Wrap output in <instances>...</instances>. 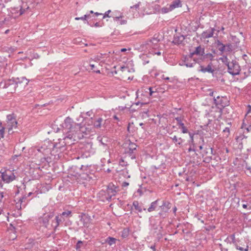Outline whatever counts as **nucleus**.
Instances as JSON below:
<instances>
[{
    "label": "nucleus",
    "mask_w": 251,
    "mask_h": 251,
    "mask_svg": "<svg viewBox=\"0 0 251 251\" xmlns=\"http://www.w3.org/2000/svg\"><path fill=\"white\" fill-rule=\"evenodd\" d=\"M103 119L101 118H99L97 120L94 122V126L96 128H99L101 126V123Z\"/></svg>",
    "instance_id": "obj_26"
},
{
    "label": "nucleus",
    "mask_w": 251,
    "mask_h": 251,
    "mask_svg": "<svg viewBox=\"0 0 251 251\" xmlns=\"http://www.w3.org/2000/svg\"><path fill=\"white\" fill-rule=\"evenodd\" d=\"M30 199H27L26 195H24L20 198L19 201V202H20V208L25 207L27 202L30 201Z\"/></svg>",
    "instance_id": "obj_19"
},
{
    "label": "nucleus",
    "mask_w": 251,
    "mask_h": 251,
    "mask_svg": "<svg viewBox=\"0 0 251 251\" xmlns=\"http://www.w3.org/2000/svg\"><path fill=\"white\" fill-rule=\"evenodd\" d=\"M121 70L122 71H125L126 70H127V71H128V68H127L126 67H125V66H122V67H121Z\"/></svg>",
    "instance_id": "obj_54"
},
{
    "label": "nucleus",
    "mask_w": 251,
    "mask_h": 251,
    "mask_svg": "<svg viewBox=\"0 0 251 251\" xmlns=\"http://www.w3.org/2000/svg\"><path fill=\"white\" fill-rule=\"evenodd\" d=\"M215 44L216 45L217 48L222 53L226 50V46L225 45L223 44L220 40H217L216 41Z\"/></svg>",
    "instance_id": "obj_16"
},
{
    "label": "nucleus",
    "mask_w": 251,
    "mask_h": 251,
    "mask_svg": "<svg viewBox=\"0 0 251 251\" xmlns=\"http://www.w3.org/2000/svg\"><path fill=\"white\" fill-rule=\"evenodd\" d=\"M59 226V225L57 224V223H56V221L54 220V219L52 221L51 226L53 228V230L54 231L56 230Z\"/></svg>",
    "instance_id": "obj_36"
},
{
    "label": "nucleus",
    "mask_w": 251,
    "mask_h": 251,
    "mask_svg": "<svg viewBox=\"0 0 251 251\" xmlns=\"http://www.w3.org/2000/svg\"><path fill=\"white\" fill-rule=\"evenodd\" d=\"M108 194L105 191L101 190L98 194V196L100 198V200L103 201L105 202L106 201H110L111 200L110 196L107 195Z\"/></svg>",
    "instance_id": "obj_12"
},
{
    "label": "nucleus",
    "mask_w": 251,
    "mask_h": 251,
    "mask_svg": "<svg viewBox=\"0 0 251 251\" xmlns=\"http://www.w3.org/2000/svg\"><path fill=\"white\" fill-rule=\"evenodd\" d=\"M5 128L3 126L0 127V139L3 137Z\"/></svg>",
    "instance_id": "obj_39"
},
{
    "label": "nucleus",
    "mask_w": 251,
    "mask_h": 251,
    "mask_svg": "<svg viewBox=\"0 0 251 251\" xmlns=\"http://www.w3.org/2000/svg\"><path fill=\"white\" fill-rule=\"evenodd\" d=\"M242 206H243V207L244 208L246 209V208H247V207H248V205H247V204H243L242 205Z\"/></svg>",
    "instance_id": "obj_64"
},
{
    "label": "nucleus",
    "mask_w": 251,
    "mask_h": 251,
    "mask_svg": "<svg viewBox=\"0 0 251 251\" xmlns=\"http://www.w3.org/2000/svg\"><path fill=\"white\" fill-rule=\"evenodd\" d=\"M5 61V58L0 56V62L2 63V62H4Z\"/></svg>",
    "instance_id": "obj_58"
},
{
    "label": "nucleus",
    "mask_w": 251,
    "mask_h": 251,
    "mask_svg": "<svg viewBox=\"0 0 251 251\" xmlns=\"http://www.w3.org/2000/svg\"><path fill=\"white\" fill-rule=\"evenodd\" d=\"M140 3V2H138V3L136 4L135 5H134L132 6H130V10H129V11H130L131 10H132V9H134V8H135V9H138L139 7Z\"/></svg>",
    "instance_id": "obj_46"
},
{
    "label": "nucleus",
    "mask_w": 251,
    "mask_h": 251,
    "mask_svg": "<svg viewBox=\"0 0 251 251\" xmlns=\"http://www.w3.org/2000/svg\"><path fill=\"white\" fill-rule=\"evenodd\" d=\"M129 185V183L127 182H123V183H122V186L123 187H126L127 186H128Z\"/></svg>",
    "instance_id": "obj_56"
},
{
    "label": "nucleus",
    "mask_w": 251,
    "mask_h": 251,
    "mask_svg": "<svg viewBox=\"0 0 251 251\" xmlns=\"http://www.w3.org/2000/svg\"><path fill=\"white\" fill-rule=\"evenodd\" d=\"M119 22H120V24L121 25H125L126 23V20H123V19H121V20H118Z\"/></svg>",
    "instance_id": "obj_53"
},
{
    "label": "nucleus",
    "mask_w": 251,
    "mask_h": 251,
    "mask_svg": "<svg viewBox=\"0 0 251 251\" xmlns=\"http://www.w3.org/2000/svg\"><path fill=\"white\" fill-rule=\"evenodd\" d=\"M64 134L62 140L59 143H50L45 141L42 145L37 147V150L45 156L51 152L52 148L63 150L66 144H73L74 141L83 138L82 131V127L80 124H76L69 117H67L63 123L60 125Z\"/></svg>",
    "instance_id": "obj_1"
},
{
    "label": "nucleus",
    "mask_w": 251,
    "mask_h": 251,
    "mask_svg": "<svg viewBox=\"0 0 251 251\" xmlns=\"http://www.w3.org/2000/svg\"><path fill=\"white\" fill-rule=\"evenodd\" d=\"M119 191V188L117 185L112 183H110L107 186L106 192L112 199V197L116 196Z\"/></svg>",
    "instance_id": "obj_7"
},
{
    "label": "nucleus",
    "mask_w": 251,
    "mask_h": 251,
    "mask_svg": "<svg viewBox=\"0 0 251 251\" xmlns=\"http://www.w3.org/2000/svg\"><path fill=\"white\" fill-rule=\"evenodd\" d=\"M219 247L221 250V251H228L227 249L223 248L222 245L221 244H219Z\"/></svg>",
    "instance_id": "obj_50"
},
{
    "label": "nucleus",
    "mask_w": 251,
    "mask_h": 251,
    "mask_svg": "<svg viewBox=\"0 0 251 251\" xmlns=\"http://www.w3.org/2000/svg\"><path fill=\"white\" fill-rule=\"evenodd\" d=\"M228 72L232 75H239L240 72V67L236 61H232L228 64Z\"/></svg>",
    "instance_id": "obj_5"
},
{
    "label": "nucleus",
    "mask_w": 251,
    "mask_h": 251,
    "mask_svg": "<svg viewBox=\"0 0 251 251\" xmlns=\"http://www.w3.org/2000/svg\"><path fill=\"white\" fill-rule=\"evenodd\" d=\"M102 54H100V55H98L97 56H96L95 57V58L94 59L95 61H100L101 60V57H102Z\"/></svg>",
    "instance_id": "obj_49"
},
{
    "label": "nucleus",
    "mask_w": 251,
    "mask_h": 251,
    "mask_svg": "<svg viewBox=\"0 0 251 251\" xmlns=\"http://www.w3.org/2000/svg\"><path fill=\"white\" fill-rule=\"evenodd\" d=\"M159 41V40L157 39V38H152L149 41V43H148V45L152 48H155L156 47L157 44L158 43Z\"/></svg>",
    "instance_id": "obj_23"
},
{
    "label": "nucleus",
    "mask_w": 251,
    "mask_h": 251,
    "mask_svg": "<svg viewBox=\"0 0 251 251\" xmlns=\"http://www.w3.org/2000/svg\"><path fill=\"white\" fill-rule=\"evenodd\" d=\"M119 165L124 167L127 165V163L125 162L123 158H121L119 161Z\"/></svg>",
    "instance_id": "obj_41"
},
{
    "label": "nucleus",
    "mask_w": 251,
    "mask_h": 251,
    "mask_svg": "<svg viewBox=\"0 0 251 251\" xmlns=\"http://www.w3.org/2000/svg\"><path fill=\"white\" fill-rule=\"evenodd\" d=\"M92 114V112L91 111H88L86 113V114L88 116H91V115Z\"/></svg>",
    "instance_id": "obj_61"
},
{
    "label": "nucleus",
    "mask_w": 251,
    "mask_h": 251,
    "mask_svg": "<svg viewBox=\"0 0 251 251\" xmlns=\"http://www.w3.org/2000/svg\"><path fill=\"white\" fill-rule=\"evenodd\" d=\"M244 125V123H243L242 125L241 128H243V129L245 128L247 132H249L250 131V128H251V126H250L248 127H246Z\"/></svg>",
    "instance_id": "obj_48"
},
{
    "label": "nucleus",
    "mask_w": 251,
    "mask_h": 251,
    "mask_svg": "<svg viewBox=\"0 0 251 251\" xmlns=\"http://www.w3.org/2000/svg\"><path fill=\"white\" fill-rule=\"evenodd\" d=\"M132 205L138 212H141L142 211V208L141 206L139 205V203L138 201H134L132 203Z\"/></svg>",
    "instance_id": "obj_27"
},
{
    "label": "nucleus",
    "mask_w": 251,
    "mask_h": 251,
    "mask_svg": "<svg viewBox=\"0 0 251 251\" xmlns=\"http://www.w3.org/2000/svg\"><path fill=\"white\" fill-rule=\"evenodd\" d=\"M212 63H210L206 67H204L202 66H201L200 68L201 69L200 70V71L205 73L206 72H208L209 73H213L214 72V70L212 69Z\"/></svg>",
    "instance_id": "obj_14"
},
{
    "label": "nucleus",
    "mask_w": 251,
    "mask_h": 251,
    "mask_svg": "<svg viewBox=\"0 0 251 251\" xmlns=\"http://www.w3.org/2000/svg\"><path fill=\"white\" fill-rule=\"evenodd\" d=\"M248 111H247V114H248L250 113H251V106L250 105H248Z\"/></svg>",
    "instance_id": "obj_55"
},
{
    "label": "nucleus",
    "mask_w": 251,
    "mask_h": 251,
    "mask_svg": "<svg viewBox=\"0 0 251 251\" xmlns=\"http://www.w3.org/2000/svg\"><path fill=\"white\" fill-rule=\"evenodd\" d=\"M118 240L114 237L109 236L105 240V243L110 246H114L115 247L116 243Z\"/></svg>",
    "instance_id": "obj_17"
},
{
    "label": "nucleus",
    "mask_w": 251,
    "mask_h": 251,
    "mask_svg": "<svg viewBox=\"0 0 251 251\" xmlns=\"http://www.w3.org/2000/svg\"><path fill=\"white\" fill-rule=\"evenodd\" d=\"M158 201L159 199H157L151 203L150 206L148 208V211L149 212H151L153 211H154L156 209L158 205Z\"/></svg>",
    "instance_id": "obj_22"
},
{
    "label": "nucleus",
    "mask_w": 251,
    "mask_h": 251,
    "mask_svg": "<svg viewBox=\"0 0 251 251\" xmlns=\"http://www.w3.org/2000/svg\"><path fill=\"white\" fill-rule=\"evenodd\" d=\"M231 240V242L233 243L235 246L237 244L236 240L235 239V236L234 234H231L229 236L227 237L225 241L229 242Z\"/></svg>",
    "instance_id": "obj_29"
},
{
    "label": "nucleus",
    "mask_w": 251,
    "mask_h": 251,
    "mask_svg": "<svg viewBox=\"0 0 251 251\" xmlns=\"http://www.w3.org/2000/svg\"><path fill=\"white\" fill-rule=\"evenodd\" d=\"M226 46V50L227 51H230V50H231V45L230 44H227L226 45H225Z\"/></svg>",
    "instance_id": "obj_52"
},
{
    "label": "nucleus",
    "mask_w": 251,
    "mask_h": 251,
    "mask_svg": "<svg viewBox=\"0 0 251 251\" xmlns=\"http://www.w3.org/2000/svg\"><path fill=\"white\" fill-rule=\"evenodd\" d=\"M130 155V156L131 157V159H134L135 158V155L133 154L132 153H129Z\"/></svg>",
    "instance_id": "obj_62"
},
{
    "label": "nucleus",
    "mask_w": 251,
    "mask_h": 251,
    "mask_svg": "<svg viewBox=\"0 0 251 251\" xmlns=\"http://www.w3.org/2000/svg\"><path fill=\"white\" fill-rule=\"evenodd\" d=\"M189 135L190 138V142L192 144L194 142V134L192 133L189 132Z\"/></svg>",
    "instance_id": "obj_45"
},
{
    "label": "nucleus",
    "mask_w": 251,
    "mask_h": 251,
    "mask_svg": "<svg viewBox=\"0 0 251 251\" xmlns=\"http://www.w3.org/2000/svg\"><path fill=\"white\" fill-rule=\"evenodd\" d=\"M97 140L102 145L106 146L107 145V138L106 137L99 136L97 137Z\"/></svg>",
    "instance_id": "obj_24"
},
{
    "label": "nucleus",
    "mask_w": 251,
    "mask_h": 251,
    "mask_svg": "<svg viewBox=\"0 0 251 251\" xmlns=\"http://www.w3.org/2000/svg\"><path fill=\"white\" fill-rule=\"evenodd\" d=\"M83 242L81 241H78L76 245V249L78 250L81 248V246Z\"/></svg>",
    "instance_id": "obj_43"
},
{
    "label": "nucleus",
    "mask_w": 251,
    "mask_h": 251,
    "mask_svg": "<svg viewBox=\"0 0 251 251\" xmlns=\"http://www.w3.org/2000/svg\"><path fill=\"white\" fill-rule=\"evenodd\" d=\"M224 132H227V133H229V131H230V130H229V127H226L224 130H223Z\"/></svg>",
    "instance_id": "obj_60"
},
{
    "label": "nucleus",
    "mask_w": 251,
    "mask_h": 251,
    "mask_svg": "<svg viewBox=\"0 0 251 251\" xmlns=\"http://www.w3.org/2000/svg\"><path fill=\"white\" fill-rule=\"evenodd\" d=\"M90 66L91 67V69L93 70V71L97 74L100 73V71L99 70L95 69V66L94 64H90Z\"/></svg>",
    "instance_id": "obj_38"
},
{
    "label": "nucleus",
    "mask_w": 251,
    "mask_h": 251,
    "mask_svg": "<svg viewBox=\"0 0 251 251\" xmlns=\"http://www.w3.org/2000/svg\"><path fill=\"white\" fill-rule=\"evenodd\" d=\"M7 126L6 128L8 129L9 134L13 128H16L17 125V122L15 119V116L13 114H9L7 116Z\"/></svg>",
    "instance_id": "obj_4"
},
{
    "label": "nucleus",
    "mask_w": 251,
    "mask_h": 251,
    "mask_svg": "<svg viewBox=\"0 0 251 251\" xmlns=\"http://www.w3.org/2000/svg\"><path fill=\"white\" fill-rule=\"evenodd\" d=\"M203 59H206L207 60L212 61L213 60L214 55L211 53H206L202 56Z\"/></svg>",
    "instance_id": "obj_31"
},
{
    "label": "nucleus",
    "mask_w": 251,
    "mask_h": 251,
    "mask_svg": "<svg viewBox=\"0 0 251 251\" xmlns=\"http://www.w3.org/2000/svg\"><path fill=\"white\" fill-rule=\"evenodd\" d=\"M123 17V15L120 12H115L113 13V20L114 21H118L120 19H122Z\"/></svg>",
    "instance_id": "obj_25"
},
{
    "label": "nucleus",
    "mask_w": 251,
    "mask_h": 251,
    "mask_svg": "<svg viewBox=\"0 0 251 251\" xmlns=\"http://www.w3.org/2000/svg\"><path fill=\"white\" fill-rule=\"evenodd\" d=\"M54 220L56 221V223H57V224L59 225L64 222V220L61 218L59 215L55 216Z\"/></svg>",
    "instance_id": "obj_32"
},
{
    "label": "nucleus",
    "mask_w": 251,
    "mask_h": 251,
    "mask_svg": "<svg viewBox=\"0 0 251 251\" xmlns=\"http://www.w3.org/2000/svg\"><path fill=\"white\" fill-rule=\"evenodd\" d=\"M58 215L64 220V221L66 220V219L71 217L72 216V212L70 210H66Z\"/></svg>",
    "instance_id": "obj_21"
},
{
    "label": "nucleus",
    "mask_w": 251,
    "mask_h": 251,
    "mask_svg": "<svg viewBox=\"0 0 251 251\" xmlns=\"http://www.w3.org/2000/svg\"><path fill=\"white\" fill-rule=\"evenodd\" d=\"M90 16L89 14H85L82 17H76L75 18V20H83V21H85L87 20V18H90Z\"/></svg>",
    "instance_id": "obj_35"
},
{
    "label": "nucleus",
    "mask_w": 251,
    "mask_h": 251,
    "mask_svg": "<svg viewBox=\"0 0 251 251\" xmlns=\"http://www.w3.org/2000/svg\"><path fill=\"white\" fill-rule=\"evenodd\" d=\"M129 235V230L127 228H124L122 231L121 236L123 238H126Z\"/></svg>",
    "instance_id": "obj_33"
},
{
    "label": "nucleus",
    "mask_w": 251,
    "mask_h": 251,
    "mask_svg": "<svg viewBox=\"0 0 251 251\" xmlns=\"http://www.w3.org/2000/svg\"><path fill=\"white\" fill-rule=\"evenodd\" d=\"M245 168H246L247 170H249V171H251V167L249 166H248V165H246V166Z\"/></svg>",
    "instance_id": "obj_63"
},
{
    "label": "nucleus",
    "mask_w": 251,
    "mask_h": 251,
    "mask_svg": "<svg viewBox=\"0 0 251 251\" xmlns=\"http://www.w3.org/2000/svg\"><path fill=\"white\" fill-rule=\"evenodd\" d=\"M209 95L210 96H212V97H215V96L214 95V93L213 91H212L211 90H209Z\"/></svg>",
    "instance_id": "obj_57"
},
{
    "label": "nucleus",
    "mask_w": 251,
    "mask_h": 251,
    "mask_svg": "<svg viewBox=\"0 0 251 251\" xmlns=\"http://www.w3.org/2000/svg\"><path fill=\"white\" fill-rule=\"evenodd\" d=\"M171 138L173 140L174 142L176 143V145H180L183 142V140L181 138L177 139L176 135L174 136L173 137H171Z\"/></svg>",
    "instance_id": "obj_30"
},
{
    "label": "nucleus",
    "mask_w": 251,
    "mask_h": 251,
    "mask_svg": "<svg viewBox=\"0 0 251 251\" xmlns=\"http://www.w3.org/2000/svg\"><path fill=\"white\" fill-rule=\"evenodd\" d=\"M147 90H148V91H149V94H150V96H153V93H155V91H153L152 90V87H149V88H147Z\"/></svg>",
    "instance_id": "obj_42"
},
{
    "label": "nucleus",
    "mask_w": 251,
    "mask_h": 251,
    "mask_svg": "<svg viewBox=\"0 0 251 251\" xmlns=\"http://www.w3.org/2000/svg\"><path fill=\"white\" fill-rule=\"evenodd\" d=\"M175 120L176 121L177 125L180 126L181 128V131L183 133H187L188 132V130L185 126L184 124L182 123L181 118L180 117H177L175 118Z\"/></svg>",
    "instance_id": "obj_13"
},
{
    "label": "nucleus",
    "mask_w": 251,
    "mask_h": 251,
    "mask_svg": "<svg viewBox=\"0 0 251 251\" xmlns=\"http://www.w3.org/2000/svg\"><path fill=\"white\" fill-rule=\"evenodd\" d=\"M111 12V10H109L108 11H107L104 14H103V19H104L106 17H110L111 16L109 15V13Z\"/></svg>",
    "instance_id": "obj_44"
},
{
    "label": "nucleus",
    "mask_w": 251,
    "mask_h": 251,
    "mask_svg": "<svg viewBox=\"0 0 251 251\" xmlns=\"http://www.w3.org/2000/svg\"><path fill=\"white\" fill-rule=\"evenodd\" d=\"M184 39H185V37L183 35H176L174 37V40H173V42L175 44L179 45V44H181Z\"/></svg>",
    "instance_id": "obj_18"
},
{
    "label": "nucleus",
    "mask_w": 251,
    "mask_h": 251,
    "mask_svg": "<svg viewBox=\"0 0 251 251\" xmlns=\"http://www.w3.org/2000/svg\"><path fill=\"white\" fill-rule=\"evenodd\" d=\"M235 247L237 249L240 250V251H248L249 250V246H246V248L245 249L243 248V247H239L238 246L237 244H236L235 245Z\"/></svg>",
    "instance_id": "obj_37"
},
{
    "label": "nucleus",
    "mask_w": 251,
    "mask_h": 251,
    "mask_svg": "<svg viewBox=\"0 0 251 251\" xmlns=\"http://www.w3.org/2000/svg\"><path fill=\"white\" fill-rule=\"evenodd\" d=\"M161 78L164 80H169L171 82H173V79H171L169 77H165V75H163L161 76Z\"/></svg>",
    "instance_id": "obj_47"
},
{
    "label": "nucleus",
    "mask_w": 251,
    "mask_h": 251,
    "mask_svg": "<svg viewBox=\"0 0 251 251\" xmlns=\"http://www.w3.org/2000/svg\"><path fill=\"white\" fill-rule=\"evenodd\" d=\"M172 11V10L171 9V7L169 5V6H165L161 8L159 10V13L161 14H166Z\"/></svg>",
    "instance_id": "obj_28"
},
{
    "label": "nucleus",
    "mask_w": 251,
    "mask_h": 251,
    "mask_svg": "<svg viewBox=\"0 0 251 251\" xmlns=\"http://www.w3.org/2000/svg\"><path fill=\"white\" fill-rule=\"evenodd\" d=\"M137 193L139 194L140 196H141L143 194V192L140 189H138L137 191Z\"/></svg>",
    "instance_id": "obj_59"
},
{
    "label": "nucleus",
    "mask_w": 251,
    "mask_h": 251,
    "mask_svg": "<svg viewBox=\"0 0 251 251\" xmlns=\"http://www.w3.org/2000/svg\"><path fill=\"white\" fill-rule=\"evenodd\" d=\"M214 103L218 106H219L221 109L223 107H224L226 105V101H224L225 99L223 97H220V96H217L216 98L215 97H214L213 98Z\"/></svg>",
    "instance_id": "obj_9"
},
{
    "label": "nucleus",
    "mask_w": 251,
    "mask_h": 251,
    "mask_svg": "<svg viewBox=\"0 0 251 251\" xmlns=\"http://www.w3.org/2000/svg\"><path fill=\"white\" fill-rule=\"evenodd\" d=\"M169 5L171 7V9H172L173 10L176 8L181 7L182 4L180 0H174Z\"/></svg>",
    "instance_id": "obj_20"
},
{
    "label": "nucleus",
    "mask_w": 251,
    "mask_h": 251,
    "mask_svg": "<svg viewBox=\"0 0 251 251\" xmlns=\"http://www.w3.org/2000/svg\"><path fill=\"white\" fill-rule=\"evenodd\" d=\"M196 64V62H194L193 63H188V62H185L184 63V65L187 67H190V68H192L193 67H194V65Z\"/></svg>",
    "instance_id": "obj_40"
},
{
    "label": "nucleus",
    "mask_w": 251,
    "mask_h": 251,
    "mask_svg": "<svg viewBox=\"0 0 251 251\" xmlns=\"http://www.w3.org/2000/svg\"><path fill=\"white\" fill-rule=\"evenodd\" d=\"M52 217V215L51 214L44 215L42 217L39 219V222L46 228H47L49 225V222Z\"/></svg>",
    "instance_id": "obj_11"
},
{
    "label": "nucleus",
    "mask_w": 251,
    "mask_h": 251,
    "mask_svg": "<svg viewBox=\"0 0 251 251\" xmlns=\"http://www.w3.org/2000/svg\"><path fill=\"white\" fill-rule=\"evenodd\" d=\"M220 60L222 61L223 63L226 64L228 67V64H229L230 62L228 61L227 57L226 56H224L220 58Z\"/></svg>",
    "instance_id": "obj_34"
},
{
    "label": "nucleus",
    "mask_w": 251,
    "mask_h": 251,
    "mask_svg": "<svg viewBox=\"0 0 251 251\" xmlns=\"http://www.w3.org/2000/svg\"><path fill=\"white\" fill-rule=\"evenodd\" d=\"M0 173L2 180L7 183L12 182L16 178L14 174L9 170L0 171Z\"/></svg>",
    "instance_id": "obj_3"
},
{
    "label": "nucleus",
    "mask_w": 251,
    "mask_h": 251,
    "mask_svg": "<svg viewBox=\"0 0 251 251\" xmlns=\"http://www.w3.org/2000/svg\"><path fill=\"white\" fill-rule=\"evenodd\" d=\"M191 56L197 54L202 56L204 54V49L201 47V46H199L196 48L195 51L191 53Z\"/></svg>",
    "instance_id": "obj_15"
},
{
    "label": "nucleus",
    "mask_w": 251,
    "mask_h": 251,
    "mask_svg": "<svg viewBox=\"0 0 251 251\" xmlns=\"http://www.w3.org/2000/svg\"><path fill=\"white\" fill-rule=\"evenodd\" d=\"M215 30L214 28H211L208 30L203 31L201 34V39H206L212 37Z\"/></svg>",
    "instance_id": "obj_10"
},
{
    "label": "nucleus",
    "mask_w": 251,
    "mask_h": 251,
    "mask_svg": "<svg viewBox=\"0 0 251 251\" xmlns=\"http://www.w3.org/2000/svg\"><path fill=\"white\" fill-rule=\"evenodd\" d=\"M124 146L126 148V152L128 153H133L134 151L136 149L137 145L130 140H127L124 144Z\"/></svg>",
    "instance_id": "obj_8"
},
{
    "label": "nucleus",
    "mask_w": 251,
    "mask_h": 251,
    "mask_svg": "<svg viewBox=\"0 0 251 251\" xmlns=\"http://www.w3.org/2000/svg\"><path fill=\"white\" fill-rule=\"evenodd\" d=\"M171 208V203L166 201H163L162 204L160 206V211L158 213L160 218L164 219L167 217V213Z\"/></svg>",
    "instance_id": "obj_2"
},
{
    "label": "nucleus",
    "mask_w": 251,
    "mask_h": 251,
    "mask_svg": "<svg viewBox=\"0 0 251 251\" xmlns=\"http://www.w3.org/2000/svg\"><path fill=\"white\" fill-rule=\"evenodd\" d=\"M28 81L27 79L24 77H23L21 78H12V79H10L8 80V83L7 84L8 85H14V87H18L19 85H21L23 83L24 86L27 85Z\"/></svg>",
    "instance_id": "obj_6"
},
{
    "label": "nucleus",
    "mask_w": 251,
    "mask_h": 251,
    "mask_svg": "<svg viewBox=\"0 0 251 251\" xmlns=\"http://www.w3.org/2000/svg\"><path fill=\"white\" fill-rule=\"evenodd\" d=\"M25 8H24L23 6H22L20 8V15H23L25 12Z\"/></svg>",
    "instance_id": "obj_51"
}]
</instances>
